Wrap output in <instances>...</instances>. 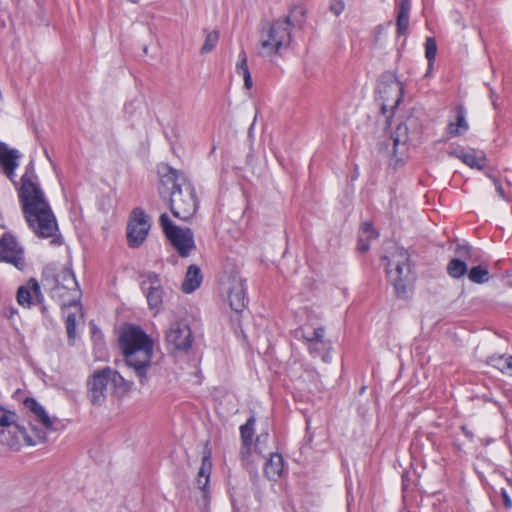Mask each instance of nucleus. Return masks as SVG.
Segmentation results:
<instances>
[{
	"instance_id": "1",
	"label": "nucleus",
	"mask_w": 512,
	"mask_h": 512,
	"mask_svg": "<svg viewBox=\"0 0 512 512\" xmlns=\"http://www.w3.org/2000/svg\"><path fill=\"white\" fill-rule=\"evenodd\" d=\"M17 192L22 214L28 227L39 238H52V245H62V236L56 235V231H58L56 217L38 182L33 161L26 165Z\"/></svg>"
},
{
	"instance_id": "2",
	"label": "nucleus",
	"mask_w": 512,
	"mask_h": 512,
	"mask_svg": "<svg viewBox=\"0 0 512 512\" xmlns=\"http://www.w3.org/2000/svg\"><path fill=\"white\" fill-rule=\"evenodd\" d=\"M156 171L159 179L158 193L162 200L167 201L172 215L182 221L192 219L199 208L193 183L183 171L165 162L159 163Z\"/></svg>"
},
{
	"instance_id": "3",
	"label": "nucleus",
	"mask_w": 512,
	"mask_h": 512,
	"mask_svg": "<svg viewBox=\"0 0 512 512\" xmlns=\"http://www.w3.org/2000/svg\"><path fill=\"white\" fill-rule=\"evenodd\" d=\"M119 347L126 365L133 369L140 385H146L153 357L151 337L140 326L128 324L119 336Z\"/></svg>"
},
{
	"instance_id": "4",
	"label": "nucleus",
	"mask_w": 512,
	"mask_h": 512,
	"mask_svg": "<svg viewBox=\"0 0 512 512\" xmlns=\"http://www.w3.org/2000/svg\"><path fill=\"white\" fill-rule=\"evenodd\" d=\"M53 266H44L41 273V281L45 288H48L49 294L61 308L78 306L81 308L82 292L76 276L73 271H67L64 275H60L61 281L65 282L64 286H58L57 275L54 274Z\"/></svg>"
},
{
	"instance_id": "5",
	"label": "nucleus",
	"mask_w": 512,
	"mask_h": 512,
	"mask_svg": "<svg viewBox=\"0 0 512 512\" xmlns=\"http://www.w3.org/2000/svg\"><path fill=\"white\" fill-rule=\"evenodd\" d=\"M375 99L380 102V111L386 117V125H391L396 109L402 101L404 88L395 72L384 71L378 78Z\"/></svg>"
},
{
	"instance_id": "6",
	"label": "nucleus",
	"mask_w": 512,
	"mask_h": 512,
	"mask_svg": "<svg viewBox=\"0 0 512 512\" xmlns=\"http://www.w3.org/2000/svg\"><path fill=\"white\" fill-rule=\"evenodd\" d=\"M295 27L288 15L271 21L267 29L260 32V43L268 56L278 54L282 47H288L292 41V30Z\"/></svg>"
},
{
	"instance_id": "7",
	"label": "nucleus",
	"mask_w": 512,
	"mask_h": 512,
	"mask_svg": "<svg viewBox=\"0 0 512 512\" xmlns=\"http://www.w3.org/2000/svg\"><path fill=\"white\" fill-rule=\"evenodd\" d=\"M388 262L386 273L387 278L394 287L397 297H405L407 285L411 280L410 254L404 247H397L393 259L388 256L382 257Z\"/></svg>"
},
{
	"instance_id": "8",
	"label": "nucleus",
	"mask_w": 512,
	"mask_h": 512,
	"mask_svg": "<svg viewBox=\"0 0 512 512\" xmlns=\"http://www.w3.org/2000/svg\"><path fill=\"white\" fill-rule=\"evenodd\" d=\"M159 225L164 236L175 248L178 255L182 258L189 257L196 248L194 233L191 228H181L175 225L167 213L159 216Z\"/></svg>"
},
{
	"instance_id": "9",
	"label": "nucleus",
	"mask_w": 512,
	"mask_h": 512,
	"mask_svg": "<svg viewBox=\"0 0 512 512\" xmlns=\"http://www.w3.org/2000/svg\"><path fill=\"white\" fill-rule=\"evenodd\" d=\"M409 141V128L405 122H400L391 133L390 139L378 143V151L385 154L398 165L402 161L401 156L407 150Z\"/></svg>"
},
{
	"instance_id": "10",
	"label": "nucleus",
	"mask_w": 512,
	"mask_h": 512,
	"mask_svg": "<svg viewBox=\"0 0 512 512\" xmlns=\"http://www.w3.org/2000/svg\"><path fill=\"white\" fill-rule=\"evenodd\" d=\"M150 227L149 217L145 210L141 207H135L131 211L126 228L129 247H140L146 240Z\"/></svg>"
},
{
	"instance_id": "11",
	"label": "nucleus",
	"mask_w": 512,
	"mask_h": 512,
	"mask_svg": "<svg viewBox=\"0 0 512 512\" xmlns=\"http://www.w3.org/2000/svg\"><path fill=\"white\" fill-rule=\"evenodd\" d=\"M31 434L28 433L27 429L23 425H19V429L16 430V434H9L6 432L0 433V443L9 447L12 450L18 451L21 447V441L23 440L28 446H35L38 443L46 441V433L43 429L30 424Z\"/></svg>"
},
{
	"instance_id": "12",
	"label": "nucleus",
	"mask_w": 512,
	"mask_h": 512,
	"mask_svg": "<svg viewBox=\"0 0 512 512\" xmlns=\"http://www.w3.org/2000/svg\"><path fill=\"white\" fill-rule=\"evenodd\" d=\"M194 341L192 330L185 320L171 323L166 333V342L175 352L188 353Z\"/></svg>"
},
{
	"instance_id": "13",
	"label": "nucleus",
	"mask_w": 512,
	"mask_h": 512,
	"mask_svg": "<svg viewBox=\"0 0 512 512\" xmlns=\"http://www.w3.org/2000/svg\"><path fill=\"white\" fill-rule=\"evenodd\" d=\"M1 262L11 264L20 271H23L26 267L24 249L11 233H4L0 237V263Z\"/></svg>"
},
{
	"instance_id": "14",
	"label": "nucleus",
	"mask_w": 512,
	"mask_h": 512,
	"mask_svg": "<svg viewBox=\"0 0 512 512\" xmlns=\"http://www.w3.org/2000/svg\"><path fill=\"white\" fill-rule=\"evenodd\" d=\"M145 279L140 288L144 293L150 310L158 312L163 304L164 289L161 285L160 275L154 271H148L140 275Z\"/></svg>"
},
{
	"instance_id": "15",
	"label": "nucleus",
	"mask_w": 512,
	"mask_h": 512,
	"mask_svg": "<svg viewBox=\"0 0 512 512\" xmlns=\"http://www.w3.org/2000/svg\"><path fill=\"white\" fill-rule=\"evenodd\" d=\"M112 369L105 367L96 370L87 380V393L94 406H101L106 400L107 385L110 382Z\"/></svg>"
},
{
	"instance_id": "16",
	"label": "nucleus",
	"mask_w": 512,
	"mask_h": 512,
	"mask_svg": "<svg viewBox=\"0 0 512 512\" xmlns=\"http://www.w3.org/2000/svg\"><path fill=\"white\" fill-rule=\"evenodd\" d=\"M212 470L211 450L206 447L203 452L201 466L196 478L198 489L202 492L201 502L203 510L206 512L209 508L211 495L209 489L210 475Z\"/></svg>"
},
{
	"instance_id": "17",
	"label": "nucleus",
	"mask_w": 512,
	"mask_h": 512,
	"mask_svg": "<svg viewBox=\"0 0 512 512\" xmlns=\"http://www.w3.org/2000/svg\"><path fill=\"white\" fill-rule=\"evenodd\" d=\"M459 257L452 258L447 264L446 270L450 277L459 279L468 274V267L465 260H472L475 255V249L468 244H459L455 249Z\"/></svg>"
},
{
	"instance_id": "18",
	"label": "nucleus",
	"mask_w": 512,
	"mask_h": 512,
	"mask_svg": "<svg viewBox=\"0 0 512 512\" xmlns=\"http://www.w3.org/2000/svg\"><path fill=\"white\" fill-rule=\"evenodd\" d=\"M16 299L18 304L24 308H31L35 302L44 303V295L39 282L35 278H30L24 285L18 287Z\"/></svg>"
},
{
	"instance_id": "19",
	"label": "nucleus",
	"mask_w": 512,
	"mask_h": 512,
	"mask_svg": "<svg viewBox=\"0 0 512 512\" xmlns=\"http://www.w3.org/2000/svg\"><path fill=\"white\" fill-rule=\"evenodd\" d=\"M22 154L15 148H10L5 142L0 141V166L6 177L16 185L15 171L19 166Z\"/></svg>"
},
{
	"instance_id": "20",
	"label": "nucleus",
	"mask_w": 512,
	"mask_h": 512,
	"mask_svg": "<svg viewBox=\"0 0 512 512\" xmlns=\"http://www.w3.org/2000/svg\"><path fill=\"white\" fill-rule=\"evenodd\" d=\"M228 303L236 313L244 310L248 303L246 280L240 279L232 283L228 291Z\"/></svg>"
},
{
	"instance_id": "21",
	"label": "nucleus",
	"mask_w": 512,
	"mask_h": 512,
	"mask_svg": "<svg viewBox=\"0 0 512 512\" xmlns=\"http://www.w3.org/2000/svg\"><path fill=\"white\" fill-rule=\"evenodd\" d=\"M469 129L466 121V110L462 105L455 107V121L449 122L446 127V133L449 138L465 134Z\"/></svg>"
},
{
	"instance_id": "22",
	"label": "nucleus",
	"mask_w": 512,
	"mask_h": 512,
	"mask_svg": "<svg viewBox=\"0 0 512 512\" xmlns=\"http://www.w3.org/2000/svg\"><path fill=\"white\" fill-rule=\"evenodd\" d=\"M411 0H399L397 3L396 34L404 36L409 29Z\"/></svg>"
},
{
	"instance_id": "23",
	"label": "nucleus",
	"mask_w": 512,
	"mask_h": 512,
	"mask_svg": "<svg viewBox=\"0 0 512 512\" xmlns=\"http://www.w3.org/2000/svg\"><path fill=\"white\" fill-rule=\"evenodd\" d=\"M202 280L203 276L200 267L196 264H191L187 269L181 289L186 294L192 293L200 287Z\"/></svg>"
},
{
	"instance_id": "24",
	"label": "nucleus",
	"mask_w": 512,
	"mask_h": 512,
	"mask_svg": "<svg viewBox=\"0 0 512 512\" xmlns=\"http://www.w3.org/2000/svg\"><path fill=\"white\" fill-rule=\"evenodd\" d=\"M23 405L36 416L37 420L46 429L52 428L53 422L46 409L34 397H26L23 401Z\"/></svg>"
},
{
	"instance_id": "25",
	"label": "nucleus",
	"mask_w": 512,
	"mask_h": 512,
	"mask_svg": "<svg viewBox=\"0 0 512 512\" xmlns=\"http://www.w3.org/2000/svg\"><path fill=\"white\" fill-rule=\"evenodd\" d=\"M18 418L15 411L9 410L0 404V433L16 434L20 425Z\"/></svg>"
},
{
	"instance_id": "26",
	"label": "nucleus",
	"mask_w": 512,
	"mask_h": 512,
	"mask_svg": "<svg viewBox=\"0 0 512 512\" xmlns=\"http://www.w3.org/2000/svg\"><path fill=\"white\" fill-rule=\"evenodd\" d=\"M110 382L114 387L115 396L122 400L124 399L134 388V382L125 379L118 371L112 369Z\"/></svg>"
},
{
	"instance_id": "27",
	"label": "nucleus",
	"mask_w": 512,
	"mask_h": 512,
	"mask_svg": "<svg viewBox=\"0 0 512 512\" xmlns=\"http://www.w3.org/2000/svg\"><path fill=\"white\" fill-rule=\"evenodd\" d=\"M284 472V459L281 454L271 453L270 458L267 460L264 473L270 480L276 481L282 476Z\"/></svg>"
},
{
	"instance_id": "28",
	"label": "nucleus",
	"mask_w": 512,
	"mask_h": 512,
	"mask_svg": "<svg viewBox=\"0 0 512 512\" xmlns=\"http://www.w3.org/2000/svg\"><path fill=\"white\" fill-rule=\"evenodd\" d=\"M462 162L472 169L483 171L487 165V157L484 151L469 149L466 155H462Z\"/></svg>"
},
{
	"instance_id": "29",
	"label": "nucleus",
	"mask_w": 512,
	"mask_h": 512,
	"mask_svg": "<svg viewBox=\"0 0 512 512\" xmlns=\"http://www.w3.org/2000/svg\"><path fill=\"white\" fill-rule=\"evenodd\" d=\"M236 71L238 74L243 76L244 87L251 89L253 87L252 76L247 64V54L244 50H241L238 55V62L236 64Z\"/></svg>"
},
{
	"instance_id": "30",
	"label": "nucleus",
	"mask_w": 512,
	"mask_h": 512,
	"mask_svg": "<svg viewBox=\"0 0 512 512\" xmlns=\"http://www.w3.org/2000/svg\"><path fill=\"white\" fill-rule=\"evenodd\" d=\"M256 417L254 414L250 415L246 422L240 426V439L241 443L248 446L249 443L253 444V437L255 434Z\"/></svg>"
},
{
	"instance_id": "31",
	"label": "nucleus",
	"mask_w": 512,
	"mask_h": 512,
	"mask_svg": "<svg viewBox=\"0 0 512 512\" xmlns=\"http://www.w3.org/2000/svg\"><path fill=\"white\" fill-rule=\"evenodd\" d=\"M325 328L317 327L313 330L311 335H304V339H306L309 344L316 343L317 345H321L322 349H332V343L329 340L324 339Z\"/></svg>"
},
{
	"instance_id": "32",
	"label": "nucleus",
	"mask_w": 512,
	"mask_h": 512,
	"mask_svg": "<svg viewBox=\"0 0 512 512\" xmlns=\"http://www.w3.org/2000/svg\"><path fill=\"white\" fill-rule=\"evenodd\" d=\"M467 275L468 279L476 284H483L489 280V270L482 265L473 266Z\"/></svg>"
},
{
	"instance_id": "33",
	"label": "nucleus",
	"mask_w": 512,
	"mask_h": 512,
	"mask_svg": "<svg viewBox=\"0 0 512 512\" xmlns=\"http://www.w3.org/2000/svg\"><path fill=\"white\" fill-rule=\"evenodd\" d=\"M205 32H206L205 40L200 49V53L202 55L210 53L212 50H214L218 44L219 37H220L218 30H213L210 32L205 30Z\"/></svg>"
},
{
	"instance_id": "34",
	"label": "nucleus",
	"mask_w": 512,
	"mask_h": 512,
	"mask_svg": "<svg viewBox=\"0 0 512 512\" xmlns=\"http://www.w3.org/2000/svg\"><path fill=\"white\" fill-rule=\"evenodd\" d=\"M437 54V43L434 37H427L425 41V57L428 61V71L432 69Z\"/></svg>"
},
{
	"instance_id": "35",
	"label": "nucleus",
	"mask_w": 512,
	"mask_h": 512,
	"mask_svg": "<svg viewBox=\"0 0 512 512\" xmlns=\"http://www.w3.org/2000/svg\"><path fill=\"white\" fill-rule=\"evenodd\" d=\"M308 350L312 357H314V358L321 357V359L324 363H330L332 360V357H331L332 349H322L321 345H317L316 343H314V344H309Z\"/></svg>"
},
{
	"instance_id": "36",
	"label": "nucleus",
	"mask_w": 512,
	"mask_h": 512,
	"mask_svg": "<svg viewBox=\"0 0 512 512\" xmlns=\"http://www.w3.org/2000/svg\"><path fill=\"white\" fill-rule=\"evenodd\" d=\"M68 344L73 346L76 338V315L75 313H69L65 320Z\"/></svg>"
},
{
	"instance_id": "37",
	"label": "nucleus",
	"mask_w": 512,
	"mask_h": 512,
	"mask_svg": "<svg viewBox=\"0 0 512 512\" xmlns=\"http://www.w3.org/2000/svg\"><path fill=\"white\" fill-rule=\"evenodd\" d=\"M508 357L505 355H492L487 358V364L506 374Z\"/></svg>"
},
{
	"instance_id": "38",
	"label": "nucleus",
	"mask_w": 512,
	"mask_h": 512,
	"mask_svg": "<svg viewBox=\"0 0 512 512\" xmlns=\"http://www.w3.org/2000/svg\"><path fill=\"white\" fill-rule=\"evenodd\" d=\"M45 266H53L55 268V271H54V274H56L57 276H62L64 275L67 271H73L71 267H68V266H60L59 264L57 263H48L46 264ZM57 284L58 286H64L65 285V282L64 281H61L60 277H57Z\"/></svg>"
},
{
	"instance_id": "39",
	"label": "nucleus",
	"mask_w": 512,
	"mask_h": 512,
	"mask_svg": "<svg viewBox=\"0 0 512 512\" xmlns=\"http://www.w3.org/2000/svg\"><path fill=\"white\" fill-rule=\"evenodd\" d=\"M412 483H413V481L411 479L410 471L405 470L401 475V489H402L404 498H405L406 493L408 492V489L410 488Z\"/></svg>"
},
{
	"instance_id": "40",
	"label": "nucleus",
	"mask_w": 512,
	"mask_h": 512,
	"mask_svg": "<svg viewBox=\"0 0 512 512\" xmlns=\"http://www.w3.org/2000/svg\"><path fill=\"white\" fill-rule=\"evenodd\" d=\"M345 9L344 0H332L329 5V10L334 15L339 16Z\"/></svg>"
},
{
	"instance_id": "41",
	"label": "nucleus",
	"mask_w": 512,
	"mask_h": 512,
	"mask_svg": "<svg viewBox=\"0 0 512 512\" xmlns=\"http://www.w3.org/2000/svg\"><path fill=\"white\" fill-rule=\"evenodd\" d=\"M252 446V443H249L248 446L241 443L239 455L242 462H248L252 454Z\"/></svg>"
},
{
	"instance_id": "42",
	"label": "nucleus",
	"mask_w": 512,
	"mask_h": 512,
	"mask_svg": "<svg viewBox=\"0 0 512 512\" xmlns=\"http://www.w3.org/2000/svg\"><path fill=\"white\" fill-rule=\"evenodd\" d=\"M468 151H466L463 147L461 146H457L456 148H452L450 149L447 154L448 156L450 157H454V158H458L460 160H462L463 156L462 155H466Z\"/></svg>"
},
{
	"instance_id": "43",
	"label": "nucleus",
	"mask_w": 512,
	"mask_h": 512,
	"mask_svg": "<svg viewBox=\"0 0 512 512\" xmlns=\"http://www.w3.org/2000/svg\"><path fill=\"white\" fill-rule=\"evenodd\" d=\"M500 495H501L504 507L507 509L511 508L512 507V499L505 488L501 489Z\"/></svg>"
},
{
	"instance_id": "44",
	"label": "nucleus",
	"mask_w": 512,
	"mask_h": 512,
	"mask_svg": "<svg viewBox=\"0 0 512 512\" xmlns=\"http://www.w3.org/2000/svg\"><path fill=\"white\" fill-rule=\"evenodd\" d=\"M369 249H370L369 241L360 237L357 241V250L360 253H366Z\"/></svg>"
},
{
	"instance_id": "45",
	"label": "nucleus",
	"mask_w": 512,
	"mask_h": 512,
	"mask_svg": "<svg viewBox=\"0 0 512 512\" xmlns=\"http://www.w3.org/2000/svg\"><path fill=\"white\" fill-rule=\"evenodd\" d=\"M460 430L470 442L474 441V433L466 425H461Z\"/></svg>"
},
{
	"instance_id": "46",
	"label": "nucleus",
	"mask_w": 512,
	"mask_h": 512,
	"mask_svg": "<svg viewBox=\"0 0 512 512\" xmlns=\"http://www.w3.org/2000/svg\"><path fill=\"white\" fill-rule=\"evenodd\" d=\"M90 329H91V333H92V338H93L94 340H96V339H98V338H99V339H102V338H103V335H102V333H101V330H100L96 325H92V326L90 327Z\"/></svg>"
},
{
	"instance_id": "47",
	"label": "nucleus",
	"mask_w": 512,
	"mask_h": 512,
	"mask_svg": "<svg viewBox=\"0 0 512 512\" xmlns=\"http://www.w3.org/2000/svg\"><path fill=\"white\" fill-rule=\"evenodd\" d=\"M494 183L497 193L500 195V197L505 198V191L503 189L501 182L498 179L494 178Z\"/></svg>"
},
{
	"instance_id": "48",
	"label": "nucleus",
	"mask_w": 512,
	"mask_h": 512,
	"mask_svg": "<svg viewBox=\"0 0 512 512\" xmlns=\"http://www.w3.org/2000/svg\"><path fill=\"white\" fill-rule=\"evenodd\" d=\"M506 374L512 376V355L508 356Z\"/></svg>"
},
{
	"instance_id": "49",
	"label": "nucleus",
	"mask_w": 512,
	"mask_h": 512,
	"mask_svg": "<svg viewBox=\"0 0 512 512\" xmlns=\"http://www.w3.org/2000/svg\"><path fill=\"white\" fill-rule=\"evenodd\" d=\"M362 228L365 232H374V228L371 222L363 223Z\"/></svg>"
},
{
	"instance_id": "50",
	"label": "nucleus",
	"mask_w": 512,
	"mask_h": 512,
	"mask_svg": "<svg viewBox=\"0 0 512 512\" xmlns=\"http://www.w3.org/2000/svg\"><path fill=\"white\" fill-rule=\"evenodd\" d=\"M426 438L428 441H430L433 445L436 444V434L435 433H427Z\"/></svg>"
},
{
	"instance_id": "51",
	"label": "nucleus",
	"mask_w": 512,
	"mask_h": 512,
	"mask_svg": "<svg viewBox=\"0 0 512 512\" xmlns=\"http://www.w3.org/2000/svg\"><path fill=\"white\" fill-rule=\"evenodd\" d=\"M265 436L266 438L268 437V434L266 433L265 435L263 434H260L257 438H256V445L261 441L262 437Z\"/></svg>"
},
{
	"instance_id": "52",
	"label": "nucleus",
	"mask_w": 512,
	"mask_h": 512,
	"mask_svg": "<svg viewBox=\"0 0 512 512\" xmlns=\"http://www.w3.org/2000/svg\"><path fill=\"white\" fill-rule=\"evenodd\" d=\"M365 390H366V386H362V387L360 388V390H359V394H360V395H363V394H364V392H365Z\"/></svg>"
},
{
	"instance_id": "53",
	"label": "nucleus",
	"mask_w": 512,
	"mask_h": 512,
	"mask_svg": "<svg viewBox=\"0 0 512 512\" xmlns=\"http://www.w3.org/2000/svg\"><path fill=\"white\" fill-rule=\"evenodd\" d=\"M41 311L43 314H45L47 311L46 306L43 303L41 304Z\"/></svg>"
},
{
	"instance_id": "54",
	"label": "nucleus",
	"mask_w": 512,
	"mask_h": 512,
	"mask_svg": "<svg viewBox=\"0 0 512 512\" xmlns=\"http://www.w3.org/2000/svg\"><path fill=\"white\" fill-rule=\"evenodd\" d=\"M231 503H232L233 508H235L236 501L233 496H231Z\"/></svg>"
},
{
	"instance_id": "55",
	"label": "nucleus",
	"mask_w": 512,
	"mask_h": 512,
	"mask_svg": "<svg viewBox=\"0 0 512 512\" xmlns=\"http://www.w3.org/2000/svg\"><path fill=\"white\" fill-rule=\"evenodd\" d=\"M492 103H493L494 108H496V101L493 100Z\"/></svg>"
},
{
	"instance_id": "56",
	"label": "nucleus",
	"mask_w": 512,
	"mask_h": 512,
	"mask_svg": "<svg viewBox=\"0 0 512 512\" xmlns=\"http://www.w3.org/2000/svg\"><path fill=\"white\" fill-rule=\"evenodd\" d=\"M491 97H495V94L493 91H491Z\"/></svg>"
}]
</instances>
